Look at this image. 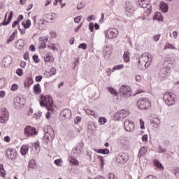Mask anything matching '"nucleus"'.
Listing matches in <instances>:
<instances>
[{
    "instance_id": "nucleus-46",
    "label": "nucleus",
    "mask_w": 179,
    "mask_h": 179,
    "mask_svg": "<svg viewBox=\"0 0 179 179\" xmlns=\"http://www.w3.org/2000/svg\"><path fill=\"white\" fill-rule=\"evenodd\" d=\"M108 90L111 93V94H114V96H117V94H118L117 91L113 87H108Z\"/></svg>"
},
{
    "instance_id": "nucleus-42",
    "label": "nucleus",
    "mask_w": 179,
    "mask_h": 179,
    "mask_svg": "<svg viewBox=\"0 0 179 179\" xmlns=\"http://www.w3.org/2000/svg\"><path fill=\"white\" fill-rule=\"evenodd\" d=\"M177 50V48L174 46V45L170 44V43H166L165 45V50Z\"/></svg>"
},
{
    "instance_id": "nucleus-1",
    "label": "nucleus",
    "mask_w": 179,
    "mask_h": 179,
    "mask_svg": "<svg viewBox=\"0 0 179 179\" xmlns=\"http://www.w3.org/2000/svg\"><path fill=\"white\" fill-rule=\"evenodd\" d=\"M153 58L150 57V55L149 53H144L140 57L138 60V66L139 69L145 70L146 68L150 66V64H152V60Z\"/></svg>"
},
{
    "instance_id": "nucleus-15",
    "label": "nucleus",
    "mask_w": 179,
    "mask_h": 179,
    "mask_svg": "<svg viewBox=\"0 0 179 179\" xmlns=\"http://www.w3.org/2000/svg\"><path fill=\"white\" fill-rule=\"evenodd\" d=\"M48 41V38L47 37L41 38L39 41V43L38 45L39 50H44V48L47 47Z\"/></svg>"
},
{
    "instance_id": "nucleus-53",
    "label": "nucleus",
    "mask_w": 179,
    "mask_h": 179,
    "mask_svg": "<svg viewBox=\"0 0 179 179\" xmlns=\"http://www.w3.org/2000/svg\"><path fill=\"white\" fill-rule=\"evenodd\" d=\"M20 101H21V99H20V97L19 96H15L14 98V104H20Z\"/></svg>"
},
{
    "instance_id": "nucleus-37",
    "label": "nucleus",
    "mask_w": 179,
    "mask_h": 179,
    "mask_svg": "<svg viewBox=\"0 0 179 179\" xmlns=\"http://www.w3.org/2000/svg\"><path fill=\"white\" fill-rule=\"evenodd\" d=\"M120 69H124V64H119V65L115 66L112 69L111 72H115V71H120Z\"/></svg>"
},
{
    "instance_id": "nucleus-28",
    "label": "nucleus",
    "mask_w": 179,
    "mask_h": 179,
    "mask_svg": "<svg viewBox=\"0 0 179 179\" xmlns=\"http://www.w3.org/2000/svg\"><path fill=\"white\" fill-rule=\"evenodd\" d=\"M11 62H12L10 61V59L6 57L3 58V59L2 60V65H3V66H5L6 68H8Z\"/></svg>"
},
{
    "instance_id": "nucleus-20",
    "label": "nucleus",
    "mask_w": 179,
    "mask_h": 179,
    "mask_svg": "<svg viewBox=\"0 0 179 179\" xmlns=\"http://www.w3.org/2000/svg\"><path fill=\"white\" fill-rule=\"evenodd\" d=\"M15 45V48H17V50H22L23 47H24V42L23 41V40L20 39L17 41Z\"/></svg>"
},
{
    "instance_id": "nucleus-62",
    "label": "nucleus",
    "mask_w": 179,
    "mask_h": 179,
    "mask_svg": "<svg viewBox=\"0 0 179 179\" xmlns=\"http://www.w3.org/2000/svg\"><path fill=\"white\" fill-rule=\"evenodd\" d=\"M108 178L109 179H118V178H117L115 176V175H114V173H109L108 174Z\"/></svg>"
},
{
    "instance_id": "nucleus-55",
    "label": "nucleus",
    "mask_w": 179,
    "mask_h": 179,
    "mask_svg": "<svg viewBox=\"0 0 179 179\" xmlns=\"http://www.w3.org/2000/svg\"><path fill=\"white\" fill-rule=\"evenodd\" d=\"M148 134H144V135H143V136H142V138H141V139H142V141L144 143H146V142H148Z\"/></svg>"
},
{
    "instance_id": "nucleus-59",
    "label": "nucleus",
    "mask_w": 179,
    "mask_h": 179,
    "mask_svg": "<svg viewBox=\"0 0 179 179\" xmlns=\"http://www.w3.org/2000/svg\"><path fill=\"white\" fill-rule=\"evenodd\" d=\"M80 121H82V117H80V116H77L76 117V119L74 120L75 124H79V122H80Z\"/></svg>"
},
{
    "instance_id": "nucleus-9",
    "label": "nucleus",
    "mask_w": 179,
    "mask_h": 179,
    "mask_svg": "<svg viewBox=\"0 0 179 179\" xmlns=\"http://www.w3.org/2000/svg\"><path fill=\"white\" fill-rule=\"evenodd\" d=\"M120 93H122L125 97H129L132 96V90L129 85H122L120 89Z\"/></svg>"
},
{
    "instance_id": "nucleus-14",
    "label": "nucleus",
    "mask_w": 179,
    "mask_h": 179,
    "mask_svg": "<svg viewBox=\"0 0 179 179\" xmlns=\"http://www.w3.org/2000/svg\"><path fill=\"white\" fill-rule=\"evenodd\" d=\"M120 143L123 149H129L130 142H129V139H128V138H127V137L122 138L120 140Z\"/></svg>"
},
{
    "instance_id": "nucleus-23",
    "label": "nucleus",
    "mask_w": 179,
    "mask_h": 179,
    "mask_svg": "<svg viewBox=\"0 0 179 179\" xmlns=\"http://www.w3.org/2000/svg\"><path fill=\"white\" fill-rule=\"evenodd\" d=\"M150 3V0H140L139 6L141 8H148V6Z\"/></svg>"
},
{
    "instance_id": "nucleus-7",
    "label": "nucleus",
    "mask_w": 179,
    "mask_h": 179,
    "mask_svg": "<svg viewBox=\"0 0 179 179\" xmlns=\"http://www.w3.org/2000/svg\"><path fill=\"white\" fill-rule=\"evenodd\" d=\"M9 120V112L8 109L3 108L0 110V122L5 124Z\"/></svg>"
},
{
    "instance_id": "nucleus-49",
    "label": "nucleus",
    "mask_w": 179,
    "mask_h": 179,
    "mask_svg": "<svg viewBox=\"0 0 179 179\" xmlns=\"http://www.w3.org/2000/svg\"><path fill=\"white\" fill-rule=\"evenodd\" d=\"M27 85L29 86L33 85V83H34V81L33 80V78L31 77H28L27 79Z\"/></svg>"
},
{
    "instance_id": "nucleus-27",
    "label": "nucleus",
    "mask_w": 179,
    "mask_h": 179,
    "mask_svg": "<svg viewBox=\"0 0 179 179\" xmlns=\"http://www.w3.org/2000/svg\"><path fill=\"white\" fill-rule=\"evenodd\" d=\"M96 153H101L102 155H108L110 153V150L108 149H94Z\"/></svg>"
},
{
    "instance_id": "nucleus-44",
    "label": "nucleus",
    "mask_w": 179,
    "mask_h": 179,
    "mask_svg": "<svg viewBox=\"0 0 179 179\" xmlns=\"http://www.w3.org/2000/svg\"><path fill=\"white\" fill-rule=\"evenodd\" d=\"M54 163H55V164H56V166L61 167V166H62V159H55Z\"/></svg>"
},
{
    "instance_id": "nucleus-57",
    "label": "nucleus",
    "mask_w": 179,
    "mask_h": 179,
    "mask_svg": "<svg viewBox=\"0 0 179 179\" xmlns=\"http://www.w3.org/2000/svg\"><path fill=\"white\" fill-rule=\"evenodd\" d=\"M48 48L49 50H52V51H58V49L57 48V47H55V45H48Z\"/></svg>"
},
{
    "instance_id": "nucleus-33",
    "label": "nucleus",
    "mask_w": 179,
    "mask_h": 179,
    "mask_svg": "<svg viewBox=\"0 0 179 179\" xmlns=\"http://www.w3.org/2000/svg\"><path fill=\"white\" fill-rule=\"evenodd\" d=\"M123 59L124 62H129L130 61V57H129V52L125 51L124 55H123Z\"/></svg>"
},
{
    "instance_id": "nucleus-3",
    "label": "nucleus",
    "mask_w": 179,
    "mask_h": 179,
    "mask_svg": "<svg viewBox=\"0 0 179 179\" xmlns=\"http://www.w3.org/2000/svg\"><path fill=\"white\" fill-rule=\"evenodd\" d=\"M163 100L166 106H174L176 104V94L173 92H166L163 95Z\"/></svg>"
},
{
    "instance_id": "nucleus-54",
    "label": "nucleus",
    "mask_w": 179,
    "mask_h": 179,
    "mask_svg": "<svg viewBox=\"0 0 179 179\" xmlns=\"http://www.w3.org/2000/svg\"><path fill=\"white\" fill-rule=\"evenodd\" d=\"M16 73L18 75V76H23V70L22 69H17Z\"/></svg>"
},
{
    "instance_id": "nucleus-2",
    "label": "nucleus",
    "mask_w": 179,
    "mask_h": 179,
    "mask_svg": "<svg viewBox=\"0 0 179 179\" xmlns=\"http://www.w3.org/2000/svg\"><path fill=\"white\" fill-rule=\"evenodd\" d=\"M40 104L41 107H45L48 110H52V98L48 95H44L41 94L40 95Z\"/></svg>"
},
{
    "instance_id": "nucleus-36",
    "label": "nucleus",
    "mask_w": 179,
    "mask_h": 179,
    "mask_svg": "<svg viewBox=\"0 0 179 179\" xmlns=\"http://www.w3.org/2000/svg\"><path fill=\"white\" fill-rule=\"evenodd\" d=\"M152 124H153L154 128H158L159 125H160V120H159V119L155 117L152 120Z\"/></svg>"
},
{
    "instance_id": "nucleus-61",
    "label": "nucleus",
    "mask_w": 179,
    "mask_h": 179,
    "mask_svg": "<svg viewBox=\"0 0 179 179\" xmlns=\"http://www.w3.org/2000/svg\"><path fill=\"white\" fill-rule=\"evenodd\" d=\"M36 82H41L43 80V77L41 76H36L35 77Z\"/></svg>"
},
{
    "instance_id": "nucleus-38",
    "label": "nucleus",
    "mask_w": 179,
    "mask_h": 179,
    "mask_svg": "<svg viewBox=\"0 0 179 179\" xmlns=\"http://www.w3.org/2000/svg\"><path fill=\"white\" fill-rule=\"evenodd\" d=\"M45 62H54V57L52 55H48L45 58Z\"/></svg>"
},
{
    "instance_id": "nucleus-19",
    "label": "nucleus",
    "mask_w": 179,
    "mask_h": 179,
    "mask_svg": "<svg viewBox=\"0 0 179 179\" xmlns=\"http://www.w3.org/2000/svg\"><path fill=\"white\" fill-rule=\"evenodd\" d=\"M159 8L164 13L169 11V5L164 1H162L159 4Z\"/></svg>"
},
{
    "instance_id": "nucleus-47",
    "label": "nucleus",
    "mask_w": 179,
    "mask_h": 179,
    "mask_svg": "<svg viewBox=\"0 0 179 179\" xmlns=\"http://www.w3.org/2000/svg\"><path fill=\"white\" fill-rule=\"evenodd\" d=\"M139 125L141 129H145V121L142 119H139Z\"/></svg>"
},
{
    "instance_id": "nucleus-22",
    "label": "nucleus",
    "mask_w": 179,
    "mask_h": 179,
    "mask_svg": "<svg viewBox=\"0 0 179 179\" xmlns=\"http://www.w3.org/2000/svg\"><path fill=\"white\" fill-rule=\"evenodd\" d=\"M29 152V145H24L21 147L20 153L22 156H26Z\"/></svg>"
},
{
    "instance_id": "nucleus-48",
    "label": "nucleus",
    "mask_w": 179,
    "mask_h": 179,
    "mask_svg": "<svg viewBox=\"0 0 179 179\" xmlns=\"http://www.w3.org/2000/svg\"><path fill=\"white\" fill-rule=\"evenodd\" d=\"M90 31L93 33L94 31V24L93 22H90L88 25Z\"/></svg>"
},
{
    "instance_id": "nucleus-51",
    "label": "nucleus",
    "mask_w": 179,
    "mask_h": 179,
    "mask_svg": "<svg viewBox=\"0 0 179 179\" xmlns=\"http://www.w3.org/2000/svg\"><path fill=\"white\" fill-rule=\"evenodd\" d=\"M19 89V85L17 84H13L11 87L12 92H16Z\"/></svg>"
},
{
    "instance_id": "nucleus-17",
    "label": "nucleus",
    "mask_w": 179,
    "mask_h": 179,
    "mask_svg": "<svg viewBox=\"0 0 179 179\" xmlns=\"http://www.w3.org/2000/svg\"><path fill=\"white\" fill-rule=\"evenodd\" d=\"M6 17H8V14H6L4 20L1 23V24L3 26H7V24H9V23H10V21L12 20V18L13 17V11H10L9 16L8 17V20L7 21H6Z\"/></svg>"
},
{
    "instance_id": "nucleus-52",
    "label": "nucleus",
    "mask_w": 179,
    "mask_h": 179,
    "mask_svg": "<svg viewBox=\"0 0 179 179\" xmlns=\"http://www.w3.org/2000/svg\"><path fill=\"white\" fill-rule=\"evenodd\" d=\"M78 48H81L82 50H87V45L86 43H81L79 45Z\"/></svg>"
},
{
    "instance_id": "nucleus-39",
    "label": "nucleus",
    "mask_w": 179,
    "mask_h": 179,
    "mask_svg": "<svg viewBox=\"0 0 179 179\" xmlns=\"http://www.w3.org/2000/svg\"><path fill=\"white\" fill-rule=\"evenodd\" d=\"M54 75H57V69L52 67L50 69L48 78H51V76H54Z\"/></svg>"
},
{
    "instance_id": "nucleus-26",
    "label": "nucleus",
    "mask_w": 179,
    "mask_h": 179,
    "mask_svg": "<svg viewBox=\"0 0 179 179\" xmlns=\"http://www.w3.org/2000/svg\"><path fill=\"white\" fill-rule=\"evenodd\" d=\"M148 152V148L146 147H142L139 152H138V157H143V155H146V153Z\"/></svg>"
},
{
    "instance_id": "nucleus-35",
    "label": "nucleus",
    "mask_w": 179,
    "mask_h": 179,
    "mask_svg": "<svg viewBox=\"0 0 179 179\" xmlns=\"http://www.w3.org/2000/svg\"><path fill=\"white\" fill-rule=\"evenodd\" d=\"M22 24L25 29H29V27L31 26V21L30 20H27L26 22H22Z\"/></svg>"
},
{
    "instance_id": "nucleus-21",
    "label": "nucleus",
    "mask_w": 179,
    "mask_h": 179,
    "mask_svg": "<svg viewBox=\"0 0 179 179\" xmlns=\"http://www.w3.org/2000/svg\"><path fill=\"white\" fill-rule=\"evenodd\" d=\"M34 89V93L38 96L40 93H41V87L40 86V84H35L33 87Z\"/></svg>"
},
{
    "instance_id": "nucleus-13",
    "label": "nucleus",
    "mask_w": 179,
    "mask_h": 179,
    "mask_svg": "<svg viewBox=\"0 0 179 179\" xmlns=\"http://www.w3.org/2000/svg\"><path fill=\"white\" fill-rule=\"evenodd\" d=\"M128 155L125 153H121L116 157V162L117 163H127V162H128Z\"/></svg>"
},
{
    "instance_id": "nucleus-50",
    "label": "nucleus",
    "mask_w": 179,
    "mask_h": 179,
    "mask_svg": "<svg viewBox=\"0 0 179 179\" xmlns=\"http://www.w3.org/2000/svg\"><path fill=\"white\" fill-rule=\"evenodd\" d=\"M32 58L35 64H38L40 62V59H38V56L37 55H34Z\"/></svg>"
},
{
    "instance_id": "nucleus-4",
    "label": "nucleus",
    "mask_w": 179,
    "mask_h": 179,
    "mask_svg": "<svg viewBox=\"0 0 179 179\" xmlns=\"http://www.w3.org/2000/svg\"><path fill=\"white\" fill-rule=\"evenodd\" d=\"M137 106L140 110H149L152 107V103L146 98H141L137 101Z\"/></svg>"
},
{
    "instance_id": "nucleus-63",
    "label": "nucleus",
    "mask_w": 179,
    "mask_h": 179,
    "mask_svg": "<svg viewBox=\"0 0 179 179\" xmlns=\"http://www.w3.org/2000/svg\"><path fill=\"white\" fill-rule=\"evenodd\" d=\"M19 23H20V22L17 20L14 21L12 24V27H13V28L16 27L17 26V24H19Z\"/></svg>"
},
{
    "instance_id": "nucleus-30",
    "label": "nucleus",
    "mask_w": 179,
    "mask_h": 179,
    "mask_svg": "<svg viewBox=\"0 0 179 179\" xmlns=\"http://www.w3.org/2000/svg\"><path fill=\"white\" fill-rule=\"evenodd\" d=\"M85 113L87 115H92L94 118H97V115L94 110H92V109H86Z\"/></svg>"
},
{
    "instance_id": "nucleus-16",
    "label": "nucleus",
    "mask_w": 179,
    "mask_h": 179,
    "mask_svg": "<svg viewBox=\"0 0 179 179\" xmlns=\"http://www.w3.org/2000/svg\"><path fill=\"white\" fill-rule=\"evenodd\" d=\"M125 12L127 16H132L134 15V6H132V5H131L129 2H128L127 4V6L125 8Z\"/></svg>"
},
{
    "instance_id": "nucleus-29",
    "label": "nucleus",
    "mask_w": 179,
    "mask_h": 179,
    "mask_svg": "<svg viewBox=\"0 0 179 179\" xmlns=\"http://www.w3.org/2000/svg\"><path fill=\"white\" fill-rule=\"evenodd\" d=\"M0 176L2 178H5L6 177V171H5L3 164H0Z\"/></svg>"
},
{
    "instance_id": "nucleus-5",
    "label": "nucleus",
    "mask_w": 179,
    "mask_h": 179,
    "mask_svg": "<svg viewBox=\"0 0 179 179\" xmlns=\"http://www.w3.org/2000/svg\"><path fill=\"white\" fill-rule=\"evenodd\" d=\"M118 29L116 28H109L105 31V36L108 40H114L118 37Z\"/></svg>"
},
{
    "instance_id": "nucleus-41",
    "label": "nucleus",
    "mask_w": 179,
    "mask_h": 179,
    "mask_svg": "<svg viewBox=\"0 0 179 179\" xmlns=\"http://www.w3.org/2000/svg\"><path fill=\"white\" fill-rule=\"evenodd\" d=\"M107 122V119L104 117H99V123L100 125H104Z\"/></svg>"
},
{
    "instance_id": "nucleus-45",
    "label": "nucleus",
    "mask_w": 179,
    "mask_h": 179,
    "mask_svg": "<svg viewBox=\"0 0 179 179\" xmlns=\"http://www.w3.org/2000/svg\"><path fill=\"white\" fill-rule=\"evenodd\" d=\"M135 80H136L137 85L139 83H142V77L141 76V75L136 76Z\"/></svg>"
},
{
    "instance_id": "nucleus-60",
    "label": "nucleus",
    "mask_w": 179,
    "mask_h": 179,
    "mask_svg": "<svg viewBox=\"0 0 179 179\" xmlns=\"http://www.w3.org/2000/svg\"><path fill=\"white\" fill-rule=\"evenodd\" d=\"M17 29L20 31L21 34H26V28L20 29V26H18Z\"/></svg>"
},
{
    "instance_id": "nucleus-64",
    "label": "nucleus",
    "mask_w": 179,
    "mask_h": 179,
    "mask_svg": "<svg viewBox=\"0 0 179 179\" xmlns=\"http://www.w3.org/2000/svg\"><path fill=\"white\" fill-rule=\"evenodd\" d=\"M145 179H157L156 176L153 175H150L145 178Z\"/></svg>"
},
{
    "instance_id": "nucleus-6",
    "label": "nucleus",
    "mask_w": 179,
    "mask_h": 179,
    "mask_svg": "<svg viewBox=\"0 0 179 179\" xmlns=\"http://www.w3.org/2000/svg\"><path fill=\"white\" fill-rule=\"evenodd\" d=\"M24 135H25L27 138H31V136L37 135V131L36 128L31 126H27L24 129Z\"/></svg>"
},
{
    "instance_id": "nucleus-18",
    "label": "nucleus",
    "mask_w": 179,
    "mask_h": 179,
    "mask_svg": "<svg viewBox=\"0 0 179 179\" xmlns=\"http://www.w3.org/2000/svg\"><path fill=\"white\" fill-rule=\"evenodd\" d=\"M61 115L64 118H71L72 117V112L69 109H64L62 111Z\"/></svg>"
},
{
    "instance_id": "nucleus-11",
    "label": "nucleus",
    "mask_w": 179,
    "mask_h": 179,
    "mask_svg": "<svg viewBox=\"0 0 179 179\" xmlns=\"http://www.w3.org/2000/svg\"><path fill=\"white\" fill-rule=\"evenodd\" d=\"M55 138V132L54 131V129L52 128L48 129V131L45 134V136L43 137L44 141H46V142H48L49 141H52Z\"/></svg>"
},
{
    "instance_id": "nucleus-32",
    "label": "nucleus",
    "mask_w": 179,
    "mask_h": 179,
    "mask_svg": "<svg viewBox=\"0 0 179 179\" xmlns=\"http://www.w3.org/2000/svg\"><path fill=\"white\" fill-rule=\"evenodd\" d=\"M69 162L71 164H73V166H79V161L72 157L69 159Z\"/></svg>"
},
{
    "instance_id": "nucleus-24",
    "label": "nucleus",
    "mask_w": 179,
    "mask_h": 179,
    "mask_svg": "<svg viewBox=\"0 0 179 179\" xmlns=\"http://www.w3.org/2000/svg\"><path fill=\"white\" fill-rule=\"evenodd\" d=\"M154 20H158V22H163V15H162V13L156 12L153 17Z\"/></svg>"
},
{
    "instance_id": "nucleus-31",
    "label": "nucleus",
    "mask_w": 179,
    "mask_h": 179,
    "mask_svg": "<svg viewBox=\"0 0 179 179\" xmlns=\"http://www.w3.org/2000/svg\"><path fill=\"white\" fill-rule=\"evenodd\" d=\"M154 164L157 169H159L160 170H164V166H163V165L162 164V163H160L159 160L155 159Z\"/></svg>"
},
{
    "instance_id": "nucleus-12",
    "label": "nucleus",
    "mask_w": 179,
    "mask_h": 179,
    "mask_svg": "<svg viewBox=\"0 0 179 179\" xmlns=\"http://www.w3.org/2000/svg\"><path fill=\"white\" fill-rule=\"evenodd\" d=\"M6 156L8 157V159H11L13 160V159L17 156V152H16L15 148H8L6 151Z\"/></svg>"
},
{
    "instance_id": "nucleus-10",
    "label": "nucleus",
    "mask_w": 179,
    "mask_h": 179,
    "mask_svg": "<svg viewBox=\"0 0 179 179\" xmlns=\"http://www.w3.org/2000/svg\"><path fill=\"white\" fill-rule=\"evenodd\" d=\"M124 127L125 131H127V132H132V131H134V129H135V123H134V122H131V120L127 119L124 122Z\"/></svg>"
},
{
    "instance_id": "nucleus-56",
    "label": "nucleus",
    "mask_w": 179,
    "mask_h": 179,
    "mask_svg": "<svg viewBox=\"0 0 179 179\" xmlns=\"http://www.w3.org/2000/svg\"><path fill=\"white\" fill-rule=\"evenodd\" d=\"M160 37H161V35L160 34H157V35H154L152 36V38H153L154 41L157 42V41H159V40H160Z\"/></svg>"
},
{
    "instance_id": "nucleus-25",
    "label": "nucleus",
    "mask_w": 179,
    "mask_h": 179,
    "mask_svg": "<svg viewBox=\"0 0 179 179\" xmlns=\"http://www.w3.org/2000/svg\"><path fill=\"white\" fill-rule=\"evenodd\" d=\"M170 71H171V67H164L163 69H162L161 71H160V74L161 75H164L162 76H166L168 73H170Z\"/></svg>"
},
{
    "instance_id": "nucleus-40",
    "label": "nucleus",
    "mask_w": 179,
    "mask_h": 179,
    "mask_svg": "<svg viewBox=\"0 0 179 179\" xmlns=\"http://www.w3.org/2000/svg\"><path fill=\"white\" fill-rule=\"evenodd\" d=\"M15 37H16V34L13 32L11 36H10L9 39L6 41V44H10L15 40Z\"/></svg>"
},
{
    "instance_id": "nucleus-43",
    "label": "nucleus",
    "mask_w": 179,
    "mask_h": 179,
    "mask_svg": "<svg viewBox=\"0 0 179 179\" xmlns=\"http://www.w3.org/2000/svg\"><path fill=\"white\" fill-rule=\"evenodd\" d=\"M6 85V80H5V78H1L0 79V89H3V87H5Z\"/></svg>"
},
{
    "instance_id": "nucleus-58",
    "label": "nucleus",
    "mask_w": 179,
    "mask_h": 179,
    "mask_svg": "<svg viewBox=\"0 0 179 179\" xmlns=\"http://www.w3.org/2000/svg\"><path fill=\"white\" fill-rule=\"evenodd\" d=\"M82 20V16H78L74 19L75 23H80V21Z\"/></svg>"
},
{
    "instance_id": "nucleus-8",
    "label": "nucleus",
    "mask_w": 179,
    "mask_h": 179,
    "mask_svg": "<svg viewBox=\"0 0 179 179\" xmlns=\"http://www.w3.org/2000/svg\"><path fill=\"white\" fill-rule=\"evenodd\" d=\"M129 115V110H117L115 115L114 117H116L118 120V121H121V120H124L126 117H128Z\"/></svg>"
},
{
    "instance_id": "nucleus-34",
    "label": "nucleus",
    "mask_w": 179,
    "mask_h": 179,
    "mask_svg": "<svg viewBox=\"0 0 179 179\" xmlns=\"http://www.w3.org/2000/svg\"><path fill=\"white\" fill-rule=\"evenodd\" d=\"M36 166H37V164L36 163V160L34 159L29 160L28 164V167H29L30 169H36Z\"/></svg>"
}]
</instances>
